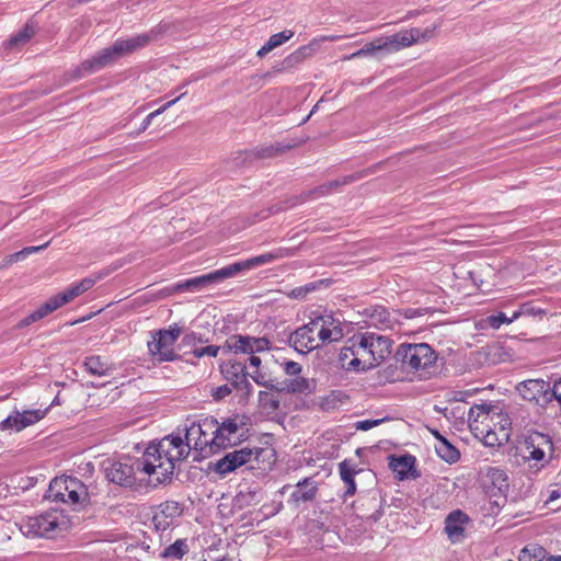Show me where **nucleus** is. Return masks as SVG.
<instances>
[{"label":"nucleus","mask_w":561,"mask_h":561,"mask_svg":"<svg viewBox=\"0 0 561 561\" xmlns=\"http://www.w3.org/2000/svg\"><path fill=\"white\" fill-rule=\"evenodd\" d=\"M190 455V448L183 444L180 434L164 436L158 443H150L144 455L136 459V465L142 472L156 474L157 483L170 481L175 467Z\"/></svg>","instance_id":"f257e3e1"},{"label":"nucleus","mask_w":561,"mask_h":561,"mask_svg":"<svg viewBox=\"0 0 561 561\" xmlns=\"http://www.w3.org/2000/svg\"><path fill=\"white\" fill-rule=\"evenodd\" d=\"M356 343L355 358L347 364V369L368 370L377 367L391 353L392 341L383 335L365 332L354 335Z\"/></svg>","instance_id":"f03ea898"},{"label":"nucleus","mask_w":561,"mask_h":561,"mask_svg":"<svg viewBox=\"0 0 561 561\" xmlns=\"http://www.w3.org/2000/svg\"><path fill=\"white\" fill-rule=\"evenodd\" d=\"M150 39L151 37L148 34H140L127 39H117L112 46L102 49L92 58L84 60L76 69L75 78L80 79L101 70L117 58L147 46Z\"/></svg>","instance_id":"7ed1b4c3"},{"label":"nucleus","mask_w":561,"mask_h":561,"mask_svg":"<svg viewBox=\"0 0 561 561\" xmlns=\"http://www.w3.org/2000/svg\"><path fill=\"white\" fill-rule=\"evenodd\" d=\"M271 348V341L265 337H256L251 335L232 334L226 339L221 345H208L193 351L195 357L203 356L216 357L219 354H238V353H261Z\"/></svg>","instance_id":"20e7f679"},{"label":"nucleus","mask_w":561,"mask_h":561,"mask_svg":"<svg viewBox=\"0 0 561 561\" xmlns=\"http://www.w3.org/2000/svg\"><path fill=\"white\" fill-rule=\"evenodd\" d=\"M21 533L28 538H56L69 527V519L60 511H49L41 515L22 518Z\"/></svg>","instance_id":"39448f33"},{"label":"nucleus","mask_w":561,"mask_h":561,"mask_svg":"<svg viewBox=\"0 0 561 561\" xmlns=\"http://www.w3.org/2000/svg\"><path fill=\"white\" fill-rule=\"evenodd\" d=\"M45 497L51 502H61L75 507H83L89 502L87 485L75 477L61 476L49 483Z\"/></svg>","instance_id":"423d86ee"},{"label":"nucleus","mask_w":561,"mask_h":561,"mask_svg":"<svg viewBox=\"0 0 561 561\" xmlns=\"http://www.w3.org/2000/svg\"><path fill=\"white\" fill-rule=\"evenodd\" d=\"M394 358L403 370L417 373L433 367L437 353L427 343H403L398 346Z\"/></svg>","instance_id":"0eeeda50"},{"label":"nucleus","mask_w":561,"mask_h":561,"mask_svg":"<svg viewBox=\"0 0 561 561\" xmlns=\"http://www.w3.org/2000/svg\"><path fill=\"white\" fill-rule=\"evenodd\" d=\"M94 284L95 280L93 278H83L79 283L70 285L64 291L50 297L46 302H44L38 309L33 311L31 314L20 320L19 323L16 324V328L23 329L36 321L42 320L49 313L54 312L58 308L70 302L76 297L82 295L83 293L92 288Z\"/></svg>","instance_id":"6e6552de"},{"label":"nucleus","mask_w":561,"mask_h":561,"mask_svg":"<svg viewBox=\"0 0 561 561\" xmlns=\"http://www.w3.org/2000/svg\"><path fill=\"white\" fill-rule=\"evenodd\" d=\"M182 334V328L176 323L168 329H160L150 332V340L147 342L148 354L153 363L173 362L180 356L174 345Z\"/></svg>","instance_id":"1a4fd4ad"},{"label":"nucleus","mask_w":561,"mask_h":561,"mask_svg":"<svg viewBox=\"0 0 561 561\" xmlns=\"http://www.w3.org/2000/svg\"><path fill=\"white\" fill-rule=\"evenodd\" d=\"M244 417L234 415L231 417H224L221 421L217 420V433L213 437L216 453L232 447L241 443L245 437V422Z\"/></svg>","instance_id":"9d476101"},{"label":"nucleus","mask_w":561,"mask_h":561,"mask_svg":"<svg viewBox=\"0 0 561 561\" xmlns=\"http://www.w3.org/2000/svg\"><path fill=\"white\" fill-rule=\"evenodd\" d=\"M523 458L526 461L534 460L535 466L540 463L537 468H543L549 463L551 455L553 453V443L550 436L534 432L530 433L524 442V446L522 449Z\"/></svg>","instance_id":"9b49d317"},{"label":"nucleus","mask_w":561,"mask_h":561,"mask_svg":"<svg viewBox=\"0 0 561 561\" xmlns=\"http://www.w3.org/2000/svg\"><path fill=\"white\" fill-rule=\"evenodd\" d=\"M262 453L263 449L257 447H242L240 449L232 450L215 462L214 471L219 476L226 477L253 460L257 461Z\"/></svg>","instance_id":"f8f14e48"},{"label":"nucleus","mask_w":561,"mask_h":561,"mask_svg":"<svg viewBox=\"0 0 561 561\" xmlns=\"http://www.w3.org/2000/svg\"><path fill=\"white\" fill-rule=\"evenodd\" d=\"M106 479L119 486L133 488L136 481V473L142 472L136 465V459H126L125 461H107L104 466Z\"/></svg>","instance_id":"ddd939ff"},{"label":"nucleus","mask_w":561,"mask_h":561,"mask_svg":"<svg viewBox=\"0 0 561 561\" xmlns=\"http://www.w3.org/2000/svg\"><path fill=\"white\" fill-rule=\"evenodd\" d=\"M247 365L236 359H229L220 365V373L232 387L245 397L252 393L253 387L247 379Z\"/></svg>","instance_id":"4468645a"},{"label":"nucleus","mask_w":561,"mask_h":561,"mask_svg":"<svg viewBox=\"0 0 561 561\" xmlns=\"http://www.w3.org/2000/svg\"><path fill=\"white\" fill-rule=\"evenodd\" d=\"M293 255V251L287 248H278L271 252L263 253L244 261L236 262L227 265L231 277L243 271L255 268L260 265L273 263L277 260L285 259Z\"/></svg>","instance_id":"2eb2a0df"},{"label":"nucleus","mask_w":561,"mask_h":561,"mask_svg":"<svg viewBox=\"0 0 561 561\" xmlns=\"http://www.w3.org/2000/svg\"><path fill=\"white\" fill-rule=\"evenodd\" d=\"M480 482L490 496L504 495L508 488V476L505 470L486 467L480 471Z\"/></svg>","instance_id":"dca6fc26"},{"label":"nucleus","mask_w":561,"mask_h":561,"mask_svg":"<svg viewBox=\"0 0 561 561\" xmlns=\"http://www.w3.org/2000/svg\"><path fill=\"white\" fill-rule=\"evenodd\" d=\"M523 399L535 402L540 407L550 403V383L542 379H528L516 387Z\"/></svg>","instance_id":"f3484780"},{"label":"nucleus","mask_w":561,"mask_h":561,"mask_svg":"<svg viewBox=\"0 0 561 561\" xmlns=\"http://www.w3.org/2000/svg\"><path fill=\"white\" fill-rule=\"evenodd\" d=\"M319 49L318 38H313L309 44L300 46L295 51L286 56L275 66L277 72H293L307 59L311 58Z\"/></svg>","instance_id":"a211bd4d"},{"label":"nucleus","mask_w":561,"mask_h":561,"mask_svg":"<svg viewBox=\"0 0 561 561\" xmlns=\"http://www.w3.org/2000/svg\"><path fill=\"white\" fill-rule=\"evenodd\" d=\"M228 266L210 272L205 275L196 276L184 282L178 283L175 288L179 291H197L210 284L220 283L226 278H230Z\"/></svg>","instance_id":"6ab92c4d"},{"label":"nucleus","mask_w":561,"mask_h":561,"mask_svg":"<svg viewBox=\"0 0 561 561\" xmlns=\"http://www.w3.org/2000/svg\"><path fill=\"white\" fill-rule=\"evenodd\" d=\"M288 342L300 354H308L320 346L311 321L293 332Z\"/></svg>","instance_id":"aec40b11"},{"label":"nucleus","mask_w":561,"mask_h":561,"mask_svg":"<svg viewBox=\"0 0 561 561\" xmlns=\"http://www.w3.org/2000/svg\"><path fill=\"white\" fill-rule=\"evenodd\" d=\"M182 515V508L175 501H167L158 505L152 516V523L158 531H164L175 524Z\"/></svg>","instance_id":"412c9836"},{"label":"nucleus","mask_w":561,"mask_h":561,"mask_svg":"<svg viewBox=\"0 0 561 561\" xmlns=\"http://www.w3.org/2000/svg\"><path fill=\"white\" fill-rule=\"evenodd\" d=\"M313 331L317 332V340L320 344L339 341L343 336L340 323L331 316H321L311 320Z\"/></svg>","instance_id":"4be33fe9"},{"label":"nucleus","mask_w":561,"mask_h":561,"mask_svg":"<svg viewBox=\"0 0 561 561\" xmlns=\"http://www.w3.org/2000/svg\"><path fill=\"white\" fill-rule=\"evenodd\" d=\"M253 370L247 369V378L250 377L252 380L262 387H265L267 389H276V390H291V391H301L302 390V383L306 381L301 379L300 381L295 380L294 382L286 386H283L280 382L276 381L268 375L266 371H264L261 367L259 368H252Z\"/></svg>","instance_id":"5701e85b"},{"label":"nucleus","mask_w":561,"mask_h":561,"mask_svg":"<svg viewBox=\"0 0 561 561\" xmlns=\"http://www.w3.org/2000/svg\"><path fill=\"white\" fill-rule=\"evenodd\" d=\"M469 517L460 510L453 511L445 518V533L453 542H459L465 536Z\"/></svg>","instance_id":"b1692460"},{"label":"nucleus","mask_w":561,"mask_h":561,"mask_svg":"<svg viewBox=\"0 0 561 561\" xmlns=\"http://www.w3.org/2000/svg\"><path fill=\"white\" fill-rule=\"evenodd\" d=\"M202 420L198 422H192L190 425L185 426V438L183 439V444H186L191 450L197 451L202 457H207V440L202 439Z\"/></svg>","instance_id":"393cba45"},{"label":"nucleus","mask_w":561,"mask_h":561,"mask_svg":"<svg viewBox=\"0 0 561 561\" xmlns=\"http://www.w3.org/2000/svg\"><path fill=\"white\" fill-rule=\"evenodd\" d=\"M318 484L312 478H306L299 481L291 492L289 503L298 506L301 503L311 502L316 499Z\"/></svg>","instance_id":"a878e982"},{"label":"nucleus","mask_w":561,"mask_h":561,"mask_svg":"<svg viewBox=\"0 0 561 561\" xmlns=\"http://www.w3.org/2000/svg\"><path fill=\"white\" fill-rule=\"evenodd\" d=\"M383 46L387 51H398L402 48L410 47L415 43L413 37L412 28L399 32L393 35L385 36Z\"/></svg>","instance_id":"bb28decb"},{"label":"nucleus","mask_w":561,"mask_h":561,"mask_svg":"<svg viewBox=\"0 0 561 561\" xmlns=\"http://www.w3.org/2000/svg\"><path fill=\"white\" fill-rule=\"evenodd\" d=\"M359 471L360 470H356L351 460L345 459L339 463L340 477L346 485L344 497L353 496L356 493V483L354 477Z\"/></svg>","instance_id":"cd10ccee"},{"label":"nucleus","mask_w":561,"mask_h":561,"mask_svg":"<svg viewBox=\"0 0 561 561\" xmlns=\"http://www.w3.org/2000/svg\"><path fill=\"white\" fill-rule=\"evenodd\" d=\"M348 396L341 390H333L320 399V409L324 412H332L348 402Z\"/></svg>","instance_id":"c85d7f7f"},{"label":"nucleus","mask_w":561,"mask_h":561,"mask_svg":"<svg viewBox=\"0 0 561 561\" xmlns=\"http://www.w3.org/2000/svg\"><path fill=\"white\" fill-rule=\"evenodd\" d=\"M85 370L92 376H108L111 374V367L100 355H93L87 357L83 362Z\"/></svg>","instance_id":"c756f323"},{"label":"nucleus","mask_w":561,"mask_h":561,"mask_svg":"<svg viewBox=\"0 0 561 561\" xmlns=\"http://www.w3.org/2000/svg\"><path fill=\"white\" fill-rule=\"evenodd\" d=\"M294 36V32L290 30H285L280 33L273 34L268 41L257 50L256 56L263 58L273 49L279 47L285 42L289 41Z\"/></svg>","instance_id":"7c9ffc66"},{"label":"nucleus","mask_w":561,"mask_h":561,"mask_svg":"<svg viewBox=\"0 0 561 561\" xmlns=\"http://www.w3.org/2000/svg\"><path fill=\"white\" fill-rule=\"evenodd\" d=\"M415 463V457L411 455L405 456H391L389 466L390 468L398 473L400 479H403L408 476V473L412 470Z\"/></svg>","instance_id":"2f4dec72"},{"label":"nucleus","mask_w":561,"mask_h":561,"mask_svg":"<svg viewBox=\"0 0 561 561\" xmlns=\"http://www.w3.org/2000/svg\"><path fill=\"white\" fill-rule=\"evenodd\" d=\"M202 430H203V433H202V439L203 442L204 440H207V450H206V454L207 456L208 455H211V454H215L216 453V447L214 445V439L213 437L216 435L217 433V419H214V417H205L202 420Z\"/></svg>","instance_id":"473e14b6"},{"label":"nucleus","mask_w":561,"mask_h":561,"mask_svg":"<svg viewBox=\"0 0 561 561\" xmlns=\"http://www.w3.org/2000/svg\"><path fill=\"white\" fill-rule=\"evenodd\" d=\"M188 552L186 539H178L160 552V558L165 560H181Z\"/></svg>","instance_id":"72a5a7b5"},{"label":"nucleus","mask_w":561,"mask_h":561,"mask_svg":"<svg viewBox=\"0 0 561 561\" xmlns=\"http://www.w3.org/2000/svg\"><path fill=\"white\" fill-rule=\"evenodd\" d=\"M519 561H561V556H552L543 548H534L533 552L525 548L522 550Z\"/></svg>","instance_id":"f704fd0d"},{"label":"nucleus","mask_w":561,"mask_h":561,"mask_svg":"<svg viewBox=\"0 0 561 561\" xmlns=\"http://www.w3.org/2000/svg\"><path fill=\"white\" fill-rule=\"evenodd\" d=\"M369 319L370 324L379 329H387L392 325V319L389 311L381 306H377L371 309L369 312Z\"/></svg>","instance_id":"c9c22d12"},{"label":"nucleus","mask_w":561,"mask_h":561,"mask_svg":"<svg viewBox=\"0 0 561 561\" xmlns=\"http://www.w3.org/2000/svg\"><path fill=\"white\" fill-rule=\"evenodd\" d=\"M435 449L437 455L448 463H454L460 458L459 450L447 439H442L440 443H437Z\"/></svg>","instance_id":"e433bc0d"},{"label":"nucleus","mask_w":561,"mask_h":561,"mask_svg":"<svg viewBox=\"0 0 561 561\" xmlns=\"http://www.w3.org/2000/svg\"><path fill=\"white\" fill-rule=\"evenodd\" d=\"M379 50H385L382 37H379V38L366 44L363 48L358 49L357 51H355L348 56H344L343 60H351V59L364 57V56L370 55V54H373L375 51H379Z\"/></svg>","instance_id":"4c0bfd02"},{"label":"nucleus","mask_w":561,"mask_h":561,"mask_svg":"<svg viewBox=\"0 0 561 561\" xmlns=\"http://www.w3.org/2000/svg\"><path fill=\"white\" fill-rule=\"evenodd\" d=\"M237 500L241 505H255L262 501V494L259 489L249 486L238 493Z\"/></svg>","instance_id":"58836bf2"},{"label":"nucleus","mask_w":561,"mask_h":561,"mask_svg":"<svg viewBox=\"0 0 561 561\" xmlns=\"http://www.w3.org/2000/svg\"><path fill=\"white\" fill-rule=\"evenodd\" d=\"M35 35V27L32 24H26L21 31L14 34L9 39L10 47H16L26 44Z\"/></svg>","instance_id":"ea45409f"},{"label":"nucleus","mask_w":561,"mask_h":561,"mask_svg":"<svg viewBox=\"0 0 561 561\" xmlns=\"http://www.w3.org/2000/svg\"><path fill=\"white\" fill-rule=\"evenodd\" d=\"M25 428V423L23 422V417L21 416V412L14 411L7 419L0 422V430H14L20 432Z\"/></svg>","instance_id":"a19ab883"},{"label":"nucleus","mask_w":561,"mask_h":561,"mask_svg":"<svg viewBox=\"0 0 561 561\" xmlns=\"http://www.w3.org/2000/svg\"><path fill=\"white\" fill-rule=\"evenodd\" d=\"M323 284L324 280H319L296 287L289 293V297L293 299H305L309 294L313 293Z\"/></svg>","instance_id":"79ce46f5"},{"label":"nucleus","mask_w":561,"mask_h":561,"mask_svg":"<svg viewBox=\"0 0 561 561\" xmlns=\"http://www.w3.org/2000/svg\"><path fill=\"white\" fill-rule=\"evenodd\" d=\"M185 94H186V92L182 93L178 98L172 99L171 101H169L165 104H163L162 106H160L158 110H156V111L151 112L149 115H147L146 118L141 123L139 131L146 130L149 127V125L151 124L152 119L156 116H158V115L162 114L163 112H165L169 107L174 105Z\"/></svg>","instance_id":"37998d69"},{"label":"nucleus","mask_w":561,"mask_h":561,"mask_svg":"<svg viewBox=\"0 0 561 561\" xmlns=\"http://www.w3.org/2000/svg\"><path fill=\"white\" fill-rule=\"evenodd\" d=\"M362 178H363V173L359 172V173L348 174V175L342 176L340 179L329 181L328 184L330 186L331 192L333 193V192L340 191L343 186H345L347 184H351L357 180H360Z\"/></svg>","instance_id":"c03bdc74"},{"label":"nucleus","mask_w":561,"mask_h":561,"mask_svg":"<svg viewBox=\"0 0 561 561\" xmlns=\"http://www.w3.org/2000/svg\"><path fill=\"white\" fill-rule=\"evenodd\" d=\"M48 410L49 409L46 408L44 410H41V409L25 410V411L21 412V416L23 417L25 427L31 426V425L37 423L38 421H41L42 419H44L45 415L47 414Z\"/></svg>","instance_id":"a18cd8bd"},{"label":"nucleus","mask_w":561,"mask_h":561,"mask_svg":"<svg viewBox=\"0 0 561 561\" xmlns=\"http://www.w3.org/2000/svg\"><path fill=\"white\" fill-rule=\"evenodd\" d=\"M330 194H332V192L327 182V183H323V184L314 187L313 190H310V191L304 193V195H301L300 203L306 202L308 199H316V198L324 197Z\"/></svg>","instance_id":"49530a36"},{"label":"nucleus","mask_w":561,"mask_h":561,"mask_svg":"<svg viewBox=\"0 0 561 561\" xmlns=\"http://www.w3.org/2000/svg\"><path fill=\"white\" fill-rule=\"evenodd\" d=\"M259 402L262 408L268 409L272 411L277 410L278 405H279V401L275 397V394H273L272 392H268V391H260L259 392Z\"/></svg>","instance_id":"de8ad7c7"},{"label":"nucleus","mask_w":561,"mask_h":561,"mask_svg":"<svg viewBox=\"0 0 561 561\" xmlns=\"http://www.w3.org/2000/svg\"><path fill=\"white\" fill-rule=\"evenodd\" d=\"M356 343L354 336L350 340V345L345 346L340 352V360L343 363V366L347 367L348 362L352 358H355L356 354Z\"/></svg>","instance_id":"09e8293b"},{"label":"nucleus","mask_w":561,"mask_h":561,"mask_svg":"<svg viewBox=\"0 0 561 561\" xmlns=\"http://www.w3.org/2000/svg\"><path fill=\"white\" fill-rule=\"evenodd\" d=\"M436 26L426 27L424 30L419 27L412 28L413 37H415V43L417 42H426L434 37Z\"/></svg>","instance_id":"8fccbe9b"},{"label":"nucleus","mask_w":561,"mask_h":561,"mask_svg":"<svg viewBox=\"0 0 561 561\" xmlns=\"http://www.w3.org/2000/svg\"><path fill=\"white\" fill-rule=\"evenodd\" d=\"M49 244V241L42 244V245H37V247H26L24 248L23 250L14 253L12 256H11V261H20V260H23L25 259L27 255L32 254V253H36V252H39L44 249H46Z\"/></svg>","instance_id":"3c124183"},{"label":"nucleus","mask_w":561,"mask_h":561,"mask_svg":"<svg viewBox=\"0 0 561 561\" xmlns=\"http://www.w3.org/2000/svg\"><path fill=\"white\" fill-rule=\"evenodd\" d=\"M486 322L490 328L499 329L503 323H512L513 319L506 317L504 312H499L497 314H492L486 318Z\"/></svg>","instance_id":"603ef678"},{"label":"nucleus","mask_w":561,"mask_h":561,"mask_svg":"<svg viewBox=\"0 0 561 561\" xmlns=\"http://www.w3.org/2000/svg\"><path fill=\"white\" fill-rule=\"evenodd\" d=\"M522 313L527 317H539L542 318L546 312L543 309L531 306L529 304H525L522 306Z\"/></svg>","instance_id":"864d4df0"},{"label":"nucleus","mask_w":561,"mask_h":561,"mask_svg":"<svg viewBox=\"0 0 561 561\" xmlns=\"http://www.w3.org/2000/svg\"><path fill=\"white\" fill-rule=\"evenodd\" d=\"M386 419L363 420L355 423V428L359 431H368L381 424Z\"/></svg>","instance_id":"5fc2aeb1"},{"label":"nucleus","mask_w":561,"mask_h":561,"mask_svg":"<svg viewBox=\"0 0 561 561\" xmlns=\"http://www.w3.org/2000/svg\"><path fill=\"white\" fill-rule=\"evenodd\" d=\"M284 371L288 376H297L301 371V366L297 362L286 360L282 364Z\"/></svg>","instance_id":"6e6d98bb"},{"label":"nucleus","mask_w":561,"mask_h":561,"mask_svg":"<svg viewBox=\"0 0 561 561\" xmlns=\"http://www.w3.org/2000/svg\"><path fill=\"white\" fill-rule=\"evenodd\" d=\"M549 393H550V402L556 400L561 408V378L556 380L552 386L550 385Z\"/></svg>","instance_id":"4d7b16f0"},{"label":"nucleus","mask_w":561,"mask_h":561,"mask_svg":"<svg viewBox=\"0 0 561 561\" xmlns=\"http://www.w3.org/2000/svg\"><path fill=\"white\" fill-rule=\"evenodd\" d=\"M204 340L199 333L191 332L183 336L182 343L187 346H193L197 343H203Z\"/></svg>","instance_id":"13d9d810"},{"label":"nucleus","mask_w":561,"mask_h":561,"mask_svg":"<svg viewBox=\"0 0 561 561\" xmlns=\"http://www.w3.org/2000/svg\"><path fill=\"white\" fill-rule=\"evenodd\" d=\"M232 389L230 386L228 385H224V386H219L217 387L214 392H213V397L216 399V400H220V399H224L226 398L227 396H229L231 393Z\"/></svg>","instance_id":"bf43d9fd"},{"label":"nucleus","mask_w":561,"mask_h":561,"mask_svg":"<svg viewBox=\"0 0 561 561\" xmlns=\"http://www.w3.org/2000/svg\"><path fill=\"white\" fill-rule=\"evenodd\" d=\"M282 151H283V148H280L279 146H270V147L262 148L260 150V156L263 158H267V157L277 154Z\"/></svg>","instance_id":"052dcab7"},{"label":"nucleus","mask_w":561,"mask_h":561,"mask_svg":"<svg viewBox=\"0 0 561 561\" xmlns=\"http://www.w3.org/2000/svg\"><path fill=\"white\" fill-rule=\"evenodd\" d=\"M248 355H250V357L248 358V363H249V366H247L248 368H259L261 367V364H262V359L255 355V353H247Z\"/></svg>","instance_id":"680f3d73"},{"label":"nucleus","mask_w":561,"mask_h":561,"mask_svg":"<svg viewBox=\"0 0 561 561\" xmlns=\"http://www.w3.org/2000/svg\"><path fill=\"white\" fill-rule=\"evenodd\" d=\"M474 411H477L478 416L483 415L484 420L489 419V411L486 410V408L484 405H476L474 408H471L470 412H469V417H471V414Z\"/></svg>","instance_id":"e2e57ef3"},{"label":"nucleus","mask_w":561,"mask_h":561,"mask_svg":"<svg viewBox=\"0 0 561 561\" xmlns=\"http://www.w3.org/2000/svg\"><path fill=\"white\" fill-rule=\"evenodd\" d=\"M346 36H342V35H330V36H322L319 41V43L321 41H330V42H334V41H339V39H342V38H345Z\"/></svg>","instance_id":"0e129e2a"},{"label":"nucleus","mask_w":561,"mask_h":561,"mask_svg":"<svg viewBox=\"0 0 561 561\" xmlns=\"http://www.w3.org/2000/svg\"><path fill=\"white\" fill-rule=\"evenodd\" d=\"M433 436L438 440V443L442 442V439H446L437 430H430Z\"/></svg>","instance_id":"69168bd1"},{"label":"nucleus","mask_w":561,"mask_h":561,"mask_svg":"<svg viewBox=\"0 0 561 561\" xmlns=\"http://www.w3.org/2000/svg\"><path fill=\"white\" fill-rule=\"evenodd\" d=\"M522 316H524V313H522V307H520L519 310L515 311L510 319H513V321H515L516 319H518Z\"/></svg>","instance_id":"338daca9"},{"label":"nucleus","mask_w":561,"mask_h":561,"mask_svg":"<svg viewBox=\"0 0 561 561\" xmlns=\"http://www.w3.org/2000/svg\"><path fill=\"white\" fill-rule=\"evenodd\" d=\"M557 497H559V493H558V491H552V492H551V494H550V496H549V500H550V501H553V500H556Z\"/></svg>","instance_id":"774afa93"}]
</instances>
